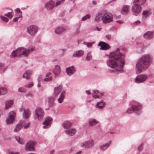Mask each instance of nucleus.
<instances>
[{
  "label": "nucleus",
  "instance_id": "1",
  "mask_svg": "<svg viewBox=\"0 0 154 154\" xmlns=\"http://www.w3.org/2000/svg\"><path fill=\"white\" fill-rule=\"evenodd\" d=\"M122 51L121 49L118 48L114 52H111L109 60L106 61L108 66L119 72L123 70L125 63V55Z\"/></svg>",
  "mask_w": 154,
  "mask_h": 154
},
{
  "label": "nucleus",
  "instance_id": "2",
  "mask_svg": "<svg viewBox=\"0 0 154 154\" xmlns=\"http://www.w3.org/2000/svg\"><path fill=\"white\" fill-rule=\"evenodd\" d=\"M151 59L150 55H143L136 62V72L138 73H140L148 69L150 65Z\"/></svg>",
  "mask_w": 154,
  "mask_h": 154
},
{
  "label": "nucleus",
  "instance_id": "3",
  "mask_svg": "<svg viewBox=\"0 0 154 154\" xmlns=\"http://www.w3.org/2000/svg\"><path fill=\"white\" fill-rule=\"evenodd\" d=\"M35 47L32 45L30 46L28 49L24 47L19 48L14 51L12 53L11 56V57H18L23 55L25 56H27L31 52L34 50Z\"/></svg>",
  "mask_w": 154,
  "mask_h": 154
},
{
  "label": "nucleus",
  "instance_id": "4",
  "mask_svg": "<svg viewBox=\"0 0 154 154\" xmlns=\"http://www.w3.org/2000/svg\"><path fill=\"white\" fill-rule=\"evenodd\" d=\"M142 109V106L139 103H137L131 107L128 108L126 111L127 113L130 114L133 112L138 113Z\"/></svg>",
  "mask_w": 154,
  "mask_h": 154
},
{
  "label": "nucleus",
  "instance_id": "5",
  "mask_svg": "<svg viewBox=\"0 0 154 154\" xmlns=\"http://www.w3.org/2000/svg\"><path fill=\"white\" fill-rule=\"evenodd\" d=\"M101 20L103 23L106 24L112 22L113 20V16L110 12L104 13L102 16Z\"/></svg>",
  "mask_w": 154,
  "mask_h": 154
},
{
  "label": "nucleus",
  "instance_id": "6",
  "mask_svg": "<svg viewBox=\"0 0 154 154\" xmlns=\"http://www.w3.org/2000/svg\"><path fill=\"white\" fill-rule=\"evenodd\" d=\"M35 114L38 120H41L44 116L45 112L42 108L38 107L35 110Z\"/></svg>",
  "mask_w": 154,
  "mask_h": 154
},
{
  "label": "nucleus",
  "instance_id": "7",
  "mask_svg": "<svg viewBox=\"0 0 154 154\" xmlns=\"http://www.w3.org/2000/svg\"><path fill=\"white\" fill-rule=\"evenodd\" d=\"M36 144L35 141H29L26 144L25 149L26 150L28 151H33L35 150L34 145Z\"/></svg>",
  "mask_w": 154,
  "mask_h": 154
},
{
  "label": "nucleus",
  "instance_id": "8",
  "mask_svg": "<svg viewBox=\"0 0 154 154\" xmlns=\"http://www.w3.org/2000/svg\"><path fill=\"white\" fill-rule=\"evenodd\" d=\"M16 115L15 112L13 111L9 113L8 117L6 120V123L7 125L12 124L14 122Z\"/></svg>",
  "mask_w": 154,
  "mask_h": 154
},
{
  "label": "nucleus",
  "instance_id": "9",
  "mask_svg": "<svg viewBox=\"0 0 154 154\" xmlns=\"http://www.w3.org/2000/svg\"><path fill=\"white\" fill-rule=\"evenodd\" d=\"M148 78L147 75L146 74L139 75L136 77L135 82L137 83H143Z\"/></svg>",
  "mask_w": 154,
  "mask_h": 154
},
{
  "label": "nucleus",
  "instance_id": "10",
  "mask_svg": "<svg viewBox=\"0 0 154 154\" xmlns=\"http://www.w3.org/2000/svg\"><path fill=\"white\" fill-rule=\"evenodd\" d=\"M142 10V9L141 6L135 4H133V5L131 8V10L133 14L134 15H137L141 12Z\"/></svg>",
  "mask_w": 154,
  "mask_h": 154
},
{
  "label": "nucleus",
  "instance_id": "11",
  "mask_svg": "<svg viewBox=\"0 0 154 154\" xmlns=\"http://www.w3.org/2000/svg\"><path fill=\"white\" fill-rule=\"evenodd\" d=\"M27 31L30 35H33L37 32V27L35 25L30 26L27 27Z\"/></svg>",
  "mask_w": 154,
  "mask_h": 154
},
{
  "label": "nucleus",
  "instance_id": "12",
  "mask_svg": "<svg viewBox=\"0 0 154 154\" xmlns=\"http://www.w3.org/2000/svg\"><path fill=\"white\" fill-rule=\"evenodd\" d=\"M94 141L92 139H90L85 142L82 143L81 146L83 148H90L94 145Z\"/></svg>",
  "mask_w": 154,
  "mask_h": 154
},
{
  "label": "nucleus",
  "instance_id": "13",
  "mask_svg": "<svg viewBox=\"0 0 154 154\" xmlns=\"http://www.w3.org/2000/svg\"><path fill=\"white\" fill-rule=\"evenodd\" d=\"M55 2L52 0H50L45 4V7L48 10H50L53 9L55 6Z\"/></svg>",
  "mask_w": 154,
  "mask_h": 154
},
{
  "label": "nucleus",
  "instance_id": "14",
  "mask_svg": "<svg viewBox=\"0 0 154 154\" xmlns=\"http://www.w3.org/2000/svg\"><path fill=\"white\" fill-rule=\"evenodd\" d=\"M66 29L65 28L62 26H59L55 28L54 32L56 34L58 35H60L62 33L66 32Z\"/></svg>",
  "mask_w": 154,
  "mask_h": 154
},
{
  "label": "nucleus",
  "instance_id": "15",
  "mask_svg": "<svg viewBox=\"0 0 154 154\" xmlns=\"http://www.w3.org/2000/svg\"><path fill=\"white\" fill-rule=\"evenodd\" d=\"M76 71V70L75 68V67L73 66L67 68L66 69V72L67 74L69 76L72 75L75 73Z\"/></svg>",
  "mask_w": 154,
  "mask_h": 154
},
{
  "label": "nucleus",
  "instance_id": "16",
  "mask_svg": "<svg viewBox=\"0 0 154 154\" xmlns=\"http://www.w3.org/2000/svg\"><path fill=\"white\" fill-rule=\"evenodd\" d=\"M129 11V6L127 5H125L123 6L121 10V14L123 15L128 14Z\"/></svg>",
  "mask_w": 154,
  "mask_h": 154
},
{
  "label": "nucleus",
  "instance_id": "17",
  "mask_svg": "<svg viewBox=\"0 0 154 154\" xmlns=\"http://www.w3.org/2000/svg\"><path fill=\"white\" fill-rule=\"evenodd\" d=\"M30 115V111L28 109H24L23 113V118L25 119H28Z\"/></svg>",
  "mask_w": 154,
  "mask_h": 154
},
{
  "label": "nucleus",
  "instance_id": "18",
  "mask_svg": "<svg viewBox=\"0 0 154 154\" xmlns=\"http://www.w3.org/2000/svg\"><path fill=\"white\" fill-rule=\"evenodd\" d=\"M65 132L69 136H72L76 133V131L75 129L73 128L70 129H66L65 131Z\"/></svg>",
  "mask_w": 154,
  "mask_h": 154
},
{
  "label": "nucleus",
  "instance_id": "19",
  "mask_svg": "<svg viewBox=\"0 0 154 154\" xmlns=\"http://www.w3.org/2000/svg\"><path fill=\"white\" fill-rule=\"evenodd\" d=\"M65 93L66 92L64 90L62 91L59 96V98L57 99V101L59 103H61L63 102L65 97Z\"/></svg>",
  "mask_w": 154,
  "mask_h": 154
},
{
  "label": "nucleus",
  "instance_id": "20",
  "mask_svg": "<svg viewBox=\"0 0 154 154\" xmlns=\"http://www.w3.org/2000/svg\"><path fill=\"white\" fill-rule=\"evenodd\" d=\"M143 36L146 38H152L154 36V33L152 32L148 31L144 34Z\"/></svg>",
  "mask_w": 154,
  "mask_h": 154
},
{
  "label": "nucleus",
  "instance_id": "21",
  "mask_svg": "<svg viewBox=\"0 0 154 154\" xmlns=\"http://www.w3.org/2000/svg\"><path fill=\"white\" fill-rule=\"evenodd\" d=\"M62 88V86L59 85L58 86L55 87L54 90V95L56 96L58 95L60 92L61 91Z\"/></svg>",
  "mask_w": 154,
  "mask_h": 154
},
{
  "label": "nucleus",
  "instance_id": "22",
  "mask_svg": "<svg viewBox=\"0 0 154 154\" xmlns=\"http://www.w3.org/2000/svg\"><path fill=\"white\" fill-rule=\"evenodd\" d=\"M151 13L149 10H144L142 14V18L145 19L148 18L150 15Z\"/></svg>",
  "mask_w": 154,
  "mask_h": 154
},
{
  "label": "nucleus",
  "instance_id": "23",
  "mask_svg": "<svg viewBox=\"0 0 154 154\" xmlns=\"http://www.w3.org/2000/svg\"><path fill=\"white\" fill-rule=\"evenodd\" d=\"M84 53V51L82 50H79L75 52L72 54L73 57H79L82 56Z\"/></svg>",
  "mask_w": 154,
  "mask_h": 154
},
{
  "label": "nucleus",
  "instance_id": "24",
  "mask_svg": "<svg viewBox=\"0 0 154 154\" xmlns=\"http://www.w3.org/2000/svg\"><path fill=\"white\" fill-rule=\"evenodd\" d=\"M52 120L53 119L51 117H48L45 119V121L43 122V124L44 125H49L50 126Z\"/></svg>",
  "mask_w": 154,
  "mask_h": 154
},
{
  "label": "nucleus",
  "instance_id": "25",
  "mask_svg": "<svg viewBox=\"0 0 154 154\" xmlns=\"http://www.w3.org/2000/svg\"><path fill=\"white\" fill-rule=\"evenodd\" d=\"M32 72L31 70H28L24 73L23 75V78L26 79H29L30 76L32 74Z\"/></svg>",
  "mask_w": 154,
  "mask_h": 154
},
{
  "label": "nucleus",
  "instance_id": "26",
  "mask_svg": "<svg viewBox=\"0 0 154 154\" xmlns=\"http://www.w3.org/2000/svg\"><path fill=\"white\" fill-rule=\"evenodd\" d=\"M146 1V0H134L133 2V4H135L141 6L144 4Z\"/></svg>",
  "mask_w": 154,
  "mask_h": 154
},
{
  "label": "nucleus",
  "instance_id": "27",
  "mask_svg": "<svg viewBox=\"0 0 154 154\" xmlns=\"http://www.w3.org/2000/svg\"><path fill=\"white\" fill-rule=\"evenodd\" d=\"M110 48V46L108 44L104 42H103L102 44H101V46L100 49L106 50Z\"/></svg>",
  "mask_w": 154,
  "mask_h": 154
},
{
  "label": "nucleus",
  "instance_id": "28",
  "mask_svg": "<svg viewBox=\"0 0 154 154\" xmlns=\"http://www.w3.org/2000/svg\"><path fill=\"white\" fill-rule=\"evenodd\" d=\"M105 106V103L102 100L100 102H98L96 105V106L99 109L103 108Z\"/></svg>",
  "mask_w": 154,
  "mask_h": 154
},
{
  "label": "nucleus",
  "instance_id": "29",
  "mask_svg": "<svg viewBox=\"0 0 154 154\" xmlns=\"http://www.w3.org/2000/svg\"><path fill=\"white\" fill-rule=\"evenodd\" d=\"M98 121L94 119H91L89 120L88 123L90 126H92L98 123Z\"/></svg>",
  "mask_w": 154,
  "mask_h": 154
},
{
  "label": "nucleus",
  "instance_id": "30",
  "mask_svg": "<svg viewBox=\"0 0 154 154\" xmlns=\"http://www.w3.org/2000/svg\"><path fill=\"white\" fill-rule=\"evenodd\" d=\"M53 72L55 75H58L60 73V69L58 65H56L55 68L53 70Z\"/></svg>",
  "mask_w": 154,
  "mask_h": 154
},
{
  "label": "nucleus",
  "instance_id": "31",
  "mask_svg": "<svg viewBox=\"0 0 154 154\" xmlns=\"http://www.w3.org/2000/svg\"><path fill=\"white\" fill-rule=\"evenodd\" d=\"M13 102L12 100L7 101L5 102V109L10 108L13 104Z\"/></svg>",
  "mask_w": 154,
  "mask_h": 154
},
{
  "label": "nucleus",
  "instance_id": "32",
  "mask_svg": "<svg viewBox=\"0 0 154 154\" xmlns=\"http://www.w3.org/2000/svg\"><path fill=\"white\" fill-rule=\"evenodd\" d=\"M62 125L63 127L65 128H66L67 129H69L70 128L71 126V124L68 121H66L63 123Z\"/></svg>",
  "mask_w": 154,
  "mask_h": 154
},
{
  "label": "nucleus",
  "instance_id": "33",
  "mask_svg": "<svg viewBox=\"0 0 154 154\" xmlns=\"http://www.w3.org/2000/svg\"><path fill=\"white\" fill-rule=\"evenodd\" d=\"M51 73H48L46 75L45 78L43 79L44 81L49 82L52 79V76L51 75Z\"/></svg>",
  "mask_w": 154,
  "mask_h": 154
},
{
  "label": "nucleus",
  "instance_id": "34",
  "mask_svg": "<svg viewBox=\"0 0 154 154\" xmlns=\"http://www.w3.org/2000/svg\"><path fill=\"white\" fill-rule=\"evenodd\" d=\"M22 127V124L21 123H18L16 126L14 130V132H18Z\"/></svg>",
  "mask_w": 154,
  "mask_h": 154
},
{
  "label": "nucleus",
  "instance_id": "35",
  "mask_svg": "<svg viewBox=\"0 0 154 154\" xmlns=\"http://www.w3.org/2000/svg\"><path fill=\"white\" fill-rule=\"evenodd\" d=\"M54 98L53 97H50L48 98V106H49V107H51L53 105L54 103Z\"/></svg>",
  "mask_w": 154,
  "mask_h": 154
},
{
  "label": "nucleus",
  "instance_id": "36",
  "mask_svg": "<svg viewBox=\"0 0 154 154\" xmlns=\"http://www.w3.org/2000/svg\"><path fill=\"white\" fill-rule=\"evenodd\" d=\"M7 92V89L3 87L0 88V95L5 94Z\"/></svg>",
  "mask_w": 154,
  "mask_h": 154
},
{
  "label": "nucleus",
  "instance_id": "37",
  "mask_svg": "<svg viewBox=\"0 0 154 154\" xmlns=\"http://www.w3.org/2000/svg\"><path fill=\"white\" fill-rule=\"evenodd\" d=\"M111 141H110L107 142L104 145L100 147L101 149L103 150L106 149L107 147L109 146V145Z\"/></svg>",
  "mask_w": 154,
  "mask_h": 154
},
{
  "label": "nucleus",
  "instance_id": "38",
  "mask_svg": "<svg viewBox=\"0 0 154 154\" xmlns=\"http://www.w3.org/2000/svg\"><path fill=\"white\" fill-rule=\"evenodd\" d=\"M85 59L88 61H90L92 59V56L91 52H88L87 53Z\"/></svg>",
  "mask_w": 154,
  "mask_h": 154
},
{
  "label": "nucleus",
  "instance_id": "39",
  "mask_svg": "<svg viewBox=\"0 0 154 154\" xmlns=\"http://www.w3.org/2000/svg\"><path fill=\"white\" fill-rule=\"evenodd\" d=\"M97 91L95 90H94L92 91V94L93 97L95 99L98 98L99 97V95L96 92Z\"/></svg>",
  "mask_w": 154,
  "mask_h": 154
},
{
  "label": "nucleus",
  "instance_id": "40",
  "mask_svg": "<svg viewBox=\"0 0 154 154\" xmlns=\"http://www.w3.org/2000/svg\"><path fill=\"white\" fill-rule=\"evenodd\" d=\"M65 1V0H60V1H58L56 3H55V6L57 7L58 6L63 4L64 3Z\"/></svg>",
  "mask_w": 154,
  "mask_h": 154
},
{
  "label": "nucleus",
  "instance_id": "41",
  "mask_svg": "<svg viewBox=\"0 0 154 154\" xmlns=\"http://www.w3.org/2000/svg\"><path fill=\"white\" fill-rule=\"evenodd\" d=\"M90 17L91 16L89 14H87L82 18L81 20L82 21H85L87 19H89Z\"/></svg>",
  "mask_w": 154,
  "mask_h": 154
},
{
  "label": "nucleus",
  "instance_id": "42",
  "mask_svg": "<svg viewBox=\"0 0 154 154\" xmlns=\"http://www.w3.org/2000/svg\"><path fill=\"white\" fill-rule=\"evenodd\" d=\"M100 17L99 14L98 13H97L94 18V20L97 22H99L100 21Z\"/></svg>",
  "mask_w": 154,
  "mask_h": 154
},
{
  "label": "nucleus",
  "instance_id": "43",
  "mask_svg": "<svg viewBox=\"0 0 154 154\" xmlns=\"http://www.w3.org/2000/svg\"><path fill=\"white\" fill-rule=\"evenodd\" d=\"M15 138L18 143L21 144H23V140L22 139H20L19 137H16Z\"/></svg>",
  "mask_w": 154,
  "mask_h": 154
},
{
  "label": "nucleus",
  "instance_id": "44",
  "mask_svg": "<svg viewBox=\"0 0 154 154\" xmlns=\"http://www.w3.org/2000/svg\"><path fill=\"white\" fill-rule=\"evenodd\" d=\"M6 69L3 64L0 62V70H2L3 72L5 71Z\"/></svg>",
  "mask_w": 154,
  "mask_h": 154
},
{
  "label": "nucleus",
  "instance_id": "45",
  "mask_svg": "<svg viewBox=\"0 0 154 154\" xmlns=\"http://www.w3.org/2000/svg\"><path fill=\"white\" fill-rule=\"evenodd\" d=\"M5 15L8 17L10 19L13 16V13L11 12H8L7 14H5Z\"/></svg>",
  "mask_w": 154,
  "mask_h": 154
},
{
  "label": "nucleus",
  "instance_id": "46",
  "mask_svg": "<svg viewBox=\"0 0 154 154\" xmlns=\"http://www.w3.org/2000/svg\"><path fill=\"white\" fill-rule=\"evenodd\" d=\"M33 85V83L32 82H30L29 83V84L28 85H25L24 86L26 88H30L32 87Z\"/></svg>",
  "mask_w": 154,
  "mask_h": 154
},
{
  "label": "nucleus",
  "instance_id": "47",
  "mask_svg": "<svg viewBox=\"0 0 154 154\" xmlns=\"http://www.w3.org/2000/svg\"><path fill=\"white\" fill-rule=\"evenodd\" d=\"M0 18L3 21L5 22H7L8 20V19L6 17H5L3 16H1Z\"/></svg>",
  "mask_w": 154,
  "mask_h": 154
},
{
  "label": "nucleus",
  "instance_id": "48",
  "mask_svg": "<svg viewBox=\"0 0 154 154\" xmlns=\"http://www.w3.org/2000/svg\"><path fill=\"white\" fill-rule=\"evenodd\" d=\"M26 90L23 87H20L18 89V92L21 93L25 92Z\"/></svg>",
  "mask_w": 154,
  "mask_h": 154
},
{
  "label": "nucleus",
  "instance_id": "49",
  "mask_svg": "<svg viewBox=\"0 0 154 154\" xmlns=\"http://www.w3.org/2000/svg\"><path fill=\"white\" fill-rule=\"evenodd\" d=\"M66 49H61L59 50V52L61 53L62 55H63L65 51H66Z\"/></svg>",
  "mask_w": 154,
  "mask_h": 154
},
{
  "label": "nucleus",
  "instance_id": "50",
  "mask_svg": "<svg viewBox=\"0 0 154 154\" xmlns=\"http://www.w3.org/2000/svg\"><path fill=\"white\" fill-rule=\"evenodd\" d=\"M95 42H88L87 43V46L88 48H90L92 46L93 44Z\"/></svg>",
  "mask_w": 154,
  "mask_h": 154
},
{
  "label": "nucleus",
  "instance_id": "51",
  "mask_svg": "<svg viewBox=\"0 0 154 154\" xmlns=\"http://www.w3.org/2000/svg\"><path fill=\"white\" fill-rule=\"evenodd\" d=\"M105 37L107 40H110L111 38V36L110 35H106Z\"/></svg>",
  "mask_w": 154,
  "mask_h": 154
},
{
  "label": "nucleus",
  "instance_id": "52",
  "mask_svg": "<svg viewBox=\"0 0 154 154\" xmlns=\"http://www.w3.org/2000/svg\"><path fill=\"white\" fill-rule=\"evenodd\" d=\"M80 32V28L79 27L77 28L75 30V33L76 34H78Z\"/></svg>",
  "mask_w": 154,
  "mask_h": 154
},
{
  "label": "nucleus",
  "instance_id": "53",
  "mask_svg": "<svg viewBox=\"0 0 154 154\" xmlns=\"http://www.w3.org/2000/svg\"><path fill=\"white\" fill-rule=\"evenodd\" d=\"M30 123L28 122L27 124L26 125H25L24 126V128H28L29 126L30 125Z\"/></svg>",
  "mask_w": 154,
  "mask_h": 154
},
{
  "label": "nucleus",
  "instance_id": "54",
  "mask_svg": "<svg viewBox=\"0 0 154 154\" xmlns=\"http://www.w3.org/2000/svg\"><path fill=\"white\" fill-rule=\"evenodd\" d=\"M16 11L19 13H22V11L20 10V9L19 8H17L16 10Z\"/></svg>",
  "mask_w": 154,
  "mask_h": 154
},
{
  "label": "nucleus",
  "instance_id": "55",
  "mask_svg": "<svg viewBox=\"0 0 154 154\" xmlns=\"http://www.w3.org/2000/svg\"><path fill=\"white\" fill-rule=\"evenodd\" d=\"M140 23V21H137L134 23V24L135 25H138Z\"/></svg>",
  "mask_w": 154,
  "mask_h": 154
},
{
  "label": "nucleus",
  "instance_id": "56",
  "mask_svg": "<svg viewBox=\"0 0 154 154\" xmlns=\"http://www.w3.org/2000/svg\"><path fill=\"white\" fill-rule=\"evenodd\" d=\"M9 154H20V153L19 152H9Z\"/></svg>",
  "mask_w": 154,
  "mask_h": 154
},
{
  "label": "nucleus",
  "instance_id": "57",
  "mask_svg": "<svg viewBox=\"0 0 154 154\" xmlns=\"http://www.w3.org/2000/svg\"><path fill=\"white\" fill-rule=\"evenodd\" d=\"M25 96L26 97H31V94L30 93H29L27 94H26L25 95Z\"/></svg>",
  "mask_w": 154,
  "mask_h": 154
},
{
  "label": "nucleus",
  "instance_id": "58",
  "mask_svg": "<svg viewBox=\"0 0 154 154\" xmlns=\"http://www.w3.org/2000/svg\"><path fill=\"white\" fill-rule=\"evenodd\" d=\"M18 20V17H16L14 19L13 21L14 22H16V21H17Z\"/></svg>",
  "mask_w": 154,
  "mask_h": 154
},
{
  "label": "nucleus",
  "instance_id": "59",
  "mask_svg": "<svg viewBox=\"0 0 154 154\" xmlns=\"http://www.w3.org/2000/svg\"><path fill=\"white\" fill-rule=\"evenodd\" d=\"M86 92L88 94L90 95L91 94V92L89 90H86Z\"/></svg>",
  "mask_w": 154,
  "mask_h": 154
},
{
  "label": "nucleus",
  "instance_id": "60",
  "mask_svg": "<svg viewBox=\"0 0 154 154\" xmlns=\"http://www.w3.org/2000/svg\"><path fill=\"white\" fill-rule=\"evenodd\" d=\"M92 3L93 5H96V2L94 1H93L92 2Z\"/></svg>",
  "mask_w": 154,
  "mask_h": 154
},
{
  "label": "nucleus",
  "instance_id": "61",
  "mask_svg": "<svg viewBox=\"0 0 154 154\" xmlns=\"http://www.w3.org/2000/svg\"><path fill=\"white\" fill-rule=\"evenodd\" d=\"M49 127V125H44L43 127V128H48Z\"/></svg>",
  "mask_w": 154,
  "mask_h": 154
},
{
  "label": "nucleus",
  "instance_id": "62",
  "mask_svg": "<svg viewBox=\"0 0 154 154\" xmlns=\"http://www.w3.org/2000/svg\"><path fill=\"white\" fill-rule=\"evenodd\" d=\"M116 22L117 23H119L120 24L122 23H123L120 20H117L116 21Z\"/></svg>",
  "mask_w": 154,
  "mask_h": 154
},
{
  "label": "nucleus",
  "instance_id": "63",
  "mask_svg": "<svg viewBox=\"0 0 154 154\" xmlns=\"http://www.w3.org/2000/svg\"><path fill=\"white\" fill-rule=\"evenodd\" d=\"M102 43H103V42H99V43L98 44V46H101V44H102Z\"/></svg>",
  "mask_w": 154,
  "mask_h": 154
},
{
  "label": "nucleus",
  "instance_id": "64",
  "mask_svg": "<svg viewBox=\"0 0 154 154\" xmlns=\"http://www.w3.org/2000/svg\"><path fill=\"white\" fill-rule=\"evenodd\" d=\"M81 152H82L81 151H80L78 152H77L75 154H80Z\"/></svg>",
  "mask_w": 154,
  "mask_h": 154
}]
</instances>
